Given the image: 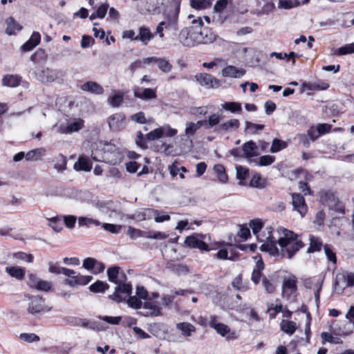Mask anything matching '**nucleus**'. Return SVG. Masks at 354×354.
<instances>
[{"mask_svg":"<svg viewBox=\"0 0 354 354\" xmlns=\"http://www.w3.org/2000/svg\"><path fill=\"white\" fill-rule=\"evenodd\" d=\"M120 268L113 266L107 269L108 279L110 282L116 284L113 294L109 296V298L117 303L122 302L125 298L120 294L130 295L132 292V286L130 283H127V279L126 274L123 272H120Z\"/></svg>","mask_w":354,"mask_h":354,"instance_id":"nucleus-1","label":"nucleus"},{"mask_svg":"<svg viewBox=\"0 0 354 354\" xmlns=\"http://www.w3.org/2000/svg\"><path fill=\"white\" fill-rule=\"evenodd\" d=\"M281 234V236L277 241L281 248V254L291 259L304 246V243L299 238V236L291 230L283 228Z\"/></svg>","mask_w":354,"mask_h":354,"instance_id":"nucleus-2","label":"nucleus"},{"mask_svg":"<svg viewBox=\"0 0 354 354\" xmlns=\"http://www.w3.org/2000/svg\"><path fill=\"white\" fill-rule=\"evenodd\" d=\"M26 298V310L28 314L35 317H38L51 309L45 305V299L41 296L27 295Z\"/></svg>","mask_w":354,"mask_h":354,"instance_id":"nucleus-3","label":"nucleus"},{"mask_svg":"<svg viewBox=\"0 0 354 354\" xmlns=\"http://www.w3.org/2000/svg\"><path fill=\"white\" fill-rule=\"evenodd\" d=\"M64 320L68 324L71 326H82L84 328L95 330L98 331L103 330L101 324L94 321H90L86 319H82L76 317H68L65 318Z\"/></svg>","mask_w":354,"mask_h":354,"instance_id":"nucleus-4","label":"nucleus"},{"mask_svg":"<svg viewBox=\"0 0 354 354\" xmlns=\"http://www.w3.org/2000/svg\"><path fill=\"white\" fill-rule=\"evenodd\" d=\"M34 77L43 83L53 82L58 76V72L48 67L37 68L33 72Z\"/></svg>","mask_w":354,"mask_h":354,"instance_id":"nucleus-5","label":"nucleus"},{"mask_svg":"<svg viewBox=\"0 0 354 354\" xmlns=\"http://www.w3.org/2000/svg\"><path fill=\"white\" fill-rule=\"evenodd\" d=\"M346 318L348 320L342 328L339 327L338 330L335 329V333L338 335L347 336L351 335L354 330V306H351L348 311L346 314Z\"/></svg>","mask_w":354,"mask_h":354,"instance_id":"nucleus-6","label":"nucleus"},{"mask_svg":"<svg viewBox=\"0 0 354 354\" xmlns=\"http://www.w3.org/2000/svg\"><path fill=\"white\" fill-rule=\"evenodd\" d=\"M204 236L200 234H194L189 236L185 239V244L192 248H198L202 251H208L209 247L203 241Z\"/></svg>","mask_w":354,"mask_h":354,"instance_id":"nucleus-7","label":"nucleus"},{"mask_svg":"<svg viewBox=\"0 0 354 354\" xmlns=\"http://www.w3.org/2000/svg\"><path fill=\"white\" fill-rule=\"evenodd\" d=\"M203 26V22L201 18H198V19L193 20L192 26L189 27L192 35V39L196 45L201 44V42H204L203 37H201Z\"/></svg>","mask_w":354,"mask_h":354,"instance_id":"nucleus-8","label":"nucleus"},{"mask_svg":"<svg viewBox=\"0 0 354 354\" xmlns=\"http://www.w3.org/2000/svg\"><path fill=\"white\" fill-rule=\"evenodd\" d=\"M125 116L122 113H116L108 118L110 129L113 131H120L125 127Z\"/></svg>","mask_w":354,"mask_h":354,"instance_id":"nucleus-9","label":"nucleus"},{"mask_svg":"<svg viewBox=\"0 0 354 354\" xmlns=\"http://www.w3.org/2000/svg\"><path fill=\"white\" fill-rule=\"evenodd\" d=\"M297 290V279L292 275L288 279H284L282 284V296L289 299L290 295Z\"/></svg>","mask_w":354,"mask_h":354,"instance_id":"nucleus-10","label":"nucleus"},{"mask_svg":"<svg viewBox=\"0 0 354 354\" xmlns=\"http://www.w3.org/2000/svg\"><path fill=\"white\" fill-rule=\"evenodd\" d=\"M268 234L267 241L261 245L260 249L261 251L268 252L271 255H279V250L277 246V242L272 236L270 231H268Z\"/></svg>","mask_w":354,"mask_h":354,"instance_id":"nucleus-11","label":"nucleus"},{"mask_svg":"<svg viewBox=\"0 0 354 354\" xmlns=\"http://www.w3.org/2000/svg\"><path fill=\"white\" fill-rule=\"evenodd\" d=\"M196 80L201 85L207 88H217L220 84L217 79L207 73L197 74Z\"/></svg>","mask_w":354,"mask_h":354,"instance_id":"nucleus-12","label":"nucleus"},{"mask_svg":"<svg viewBox=\"0 0 354 354\" xmlns=\"http://www.w3.org/2000/svg\"><path fill=\"white\" fill-rule=\"evenodd\" d=\"M326 205L329 209L334 210L341 214H344V206L334 194L328 193L325 199Z\"/></svg>","mask_w":354,"mask_h":354,"instance_id":"nucleus-13","label":"nucleus"},{"mask_svg":"<svg viewBox=\"0 0 354 354\" xmlns=\"http://www.w3.org/2000/svg\"><path fill=\"white\" fill-rule=\"evenodd\" d=\"M133 95L136 97L147 100L154 99L156 97V93L155 89L152 88H141L138 86H135L133 88Z\"/></svg>","mask_w":354,"mask_h":354,"instance_id":"nucleus-14","label":"nucleus"},{"mask_svg":"<svg viewBox=\"0 0 354 354\" xmlns=\"http://www.w3.org/2000/svg\"><path fill=\"white\" fill-rule=\"evenodd\" d=\"M292 205L294 209L298 211L301 216H304L307 212V206L304 197L299 194H292Z\"/></svg>","mask_w":354,"mask_h":354,"instance_id":"nucleus-15","label":"nucleus"},{"mask_svg":"<svg viewBox=\"0 0 354 354\" xmlns=\"http://www.w3.org/2000/svg\"><path fill=\"white\" fill-rule=\"evenodd\" d=\"M335 284L336 286H354V273L342 272L336 275Z\"/></svg>","mask_w":354,"mask_h":354,"instance_id":"nucleus-16","label":"nucleus"},{"mask_svg":"<svg viewBox=\"0 0 354 354\" xmlns=\"http://www.w3.org/2000/svg\"><path fill=\"white\" fill-rule=\"evenodd\" d=\"M262 286L268 294H272L277 286V279L275 274H271L268 277L263 276L262 278Z\"/></svg>","mask_w":354,"mask_h":354,"instance_id":"nucleus-17","label":"nucleus"},{"mask_svg":"<svg viewBox=\"0 0 354 354\" xmlns=\"http://www.w3.org/2000/svg\"><path fill=\"white\" fill-rule=\"evenodd\" d=\"M143 308L147 311L146 313L139 312L138 313L145 317L149 316H158L160 315V308L153 301H151V299L149 298L147 301L145 302Z\"/></svg>","mask_w":354,"mask_h":354,"instance_id":"nucleus-18","label":"nucleus"},{"mask_svg":"<svg viewBox=\"0 0 354 354\" xmlns=\"http://www.w3.org/2000/svg\"><path fill=\"white\" fill-rule=\"evenodd\" d=\"M214 330L222 337H225L227 340H234L238 338L237 333L234 331H231L230 328L223 323L216 324Z\"/></svg>","mask_w":354,"mask_h":354,"instance_id":"nucleus-19","label":"nucleus"},{"mask_svg":"<svg viewBox=\"0 0 354 354\" xmlns=\"http://www.w3.org/2000/svg\"><path fill=\"white\" fill-rule=\"evenodd\" d=\"M245 74L243 68H238L230 65L222 70V75L225 77L240 78Z\"/></svg>","mask_w":354,"mask_h":354,"instance_id":"nucleus-20","label":"nucleus"},{"mask_svg":"<svg viewBox=\"0 0 354 354\" xmlns=\"http://www.w3.org/2000/svg\"><path fill=\"white\" fill-rule=\"evenodd\" d=\"M180 42L186 47L196 46L195 41L192 39V35L189 28L182 29L178 35Z\"/></svg>","mask_w":354,"mask_h":354,"instance_id":"nucleus-21","label":"nucleus"},{"mask_svg":"<svg viewBox=\"0 0 354 354\" xmlns=\"http://www.w3.org/2000/svg\"><path fill=\"white\" fill-rule=\"evenodd\" d=\"M84 121L82 119H77L69 123L67 126L61 124L59 127V131L62 133H69L78 131L83 127Z\"/></svg>","mask_w":354,"mask_h":354,"instance_id":"nucleus-22","label":"nucleus"},{"mask_svg":"<svg viewBox=\"0 0 354 354\" xmlns=\"http://www.w3.org/2000/svg\"><path fill=\"white\" fill-rule=\"evenodd\" d=\"M264 269V263L263 261L261 259L258 260L256 262V265L253 269L251 280L252 282L257 285L260 283L261 280L262 281V278L263 276H262V271Z\"/></svg>","mask_w":354,"mask_h":354,"instance_id":"nucleus-23","label":"nucleus"},{"mask_svg":"<svg viewBox=\"0 0 354 354\" xmlns=\"http://www.w3.org/2000/svg\"><path fill=\"white\" fill-rule=\"evenodd\" d=\"M84 91L90 92L95 95H101L104 93V88L98 83L93 81H88L81 86Z\"/></svg>","mask_w":354,"mask_h":354,"instance_id":"nucleus-24","label":"nucleus"},{"mask_svg":"<svg viewBox=\"0 0 354 354\" xmlns=\"http://www.w3.org/2000/svg\"><path fill=\"white\" fill-rule=\"evenodd\" d=\"M240 122L237 119H231L218 125L214 129L216 133L225 132L230 129H236L239 127Z\"/></svg>","mask_w":354,"mask_h":354,"instance_id":"nucleus-25","label":"nucleus"},{"mask_svg":"<svg viewBox=\"0 0 354 354\" xmlns=\"http://www.w3.org/2000/svg\"><path fill=\"white\" fill-rule=\"evenodd\" d=\"M153 37L154 35L151 32L149 28L141 26L139 28V32L136 35V39L140 41L144 45H147Z\"/></svg>","mask_w":354,"mask_h":354,"instance_id":"nucleus-26","label":"nucleus"},{"mask_svg":"<svg viewBox=\"0 0 354 354\" xmlns=\"http://www.w3.org/2000/svg\"><path fill=\"white\" fill-rule=\"evenodd\" d=\"M6 271L10 277L20 281L24 279L26 274L25 268L17 266L7 267Z\"/></svg>","mask_w":354,"mask_h":354,"instance_id":"nucleus-27","label":"nucleus"},{"mask_svg":"<svg viewBox=\"0 0 354 354\" xmlns=\"http://www.w3.org/2000/svg\"><path fill=\"white\" fill-rule=\"evenodd\" d=\"M176 327L181 332L182 335L185 337L192 336V333L196 331V327L188 322L178 323Z\"/></svg>","mask_w":354,"mask_h":354,"instance_id":"nucleus-28","label":"nucleus"},{"mask_svg":"<svg viewBox=\"0 0 354 354\" xmlns=\"http://www.w3.org/2000/svg\"><path fill=\"white\" fill-rule=\"evenodd\" d=\"M242 150L246 158H251L257 156V146L252 140L246 142L242 146Z\"/></svg>","mask_w":354,"mask_h":354,"instance_id":"nucleus-29","label":"nucleus"},{"mask_svg":"<svg viewBox=\"0 0 354 354\" xmlns=\"http://www.w3.org/2000/svg\"><path fill=\"white\" fill-rule=\"evenodd\" d=\"M73 167L76 171H89L92 168V165L88 158L80 156L77 161L75 162Z\"/></svg>","mask_w":354,"mask_h":354,"instance_id":"nucleus-30","label":"nucleus"},{"mask_svg":"<svg viewBox=\"0 0 354 354\" xmlns=\"http://www.w3.org/2000/svg\"><path fill=\"white\" fill-rule=\"evenodd\" d=\"M21 77L17 75H9L5 76L3 80V85L10 87H17L19 85Z\"/></svg>","mask_w":354,"mask_h":354,"instance_id":"nucleus-31","label":"nucleus"},{"mask_svg":"<svg viewBox=\"0 0 354 354\" xmlns=\"http://www.w3.org/2000/svg\"><path fill=\"white\" fill-rule=\"evenodd\" d=\"M46 153L44 148H37L28 151L26 154V159L28 161H36L40 159Z\"/></svg>","mask_w":354,"mask_h":354,"instance_id":"nucleus-32","label":"nucleus"},{"mask_svg":"<svg viewBox=\"0 0 354 354\" xmlns=\"http://www.w3.org/2000/svg\"><path fill=\"white\" fill-rule=\"evenodd\" d=\"M310 246L308 248L307 252L309 253L314 252L315 251L321 250L322 242L321 239L317 236L310 235L309 236Z\"/></svg>","mask_w":354,"mask_h":354,"instance_id":"nucleus-33","label":"nucleus"},{"mask_svg":"<svg viewBox=\"0 0 354 354\" xmlns=\"http://www.w3.org/2000/svg\"><path fill=\"white\" fill-rule=\"evenodd\" d=\"M156 214H157V210L147 208L144 209L142 212L135 214L133 217L140 221H144L151 219Z\"/></svg>","mask_w":354,"mask_h":354,"instance_id":"nucleus-34","label":"nucleus"},{"mask_svg":"<svg viewBox=\"0 0 354 354\" xmlns=\"http://www.w3.org/2000/svg\"><path fill=\"white\" fill-rule=\"evenodd\" d=\"M109 286L107 283L97 280L96 282L89 286V290L92 292L99 293L104 292L106 290L109 289Z\"/></svg>","mask_w":354,"mask_h":354,"instance_id":"nucleus-35","label":"nucleus"},{"mask_svg":"<svg viewBox=\"0 0 354 354\" xmlns=\"http://www.w3.org/2000/svg\"><path fill=\"white\" fill-rule=\"evenodd\" d=\"M221 107L232 113H240L242 111L241 104L236 102H225L221 104Z\"/></svg>","mask_w":354,"mask_h":354,"instance_id":"nucleus-36","label":"nucleus"},{"mask_svg":"<svg viewBox=\"0 0 354 354\" xmlns=\"http://www.w3.org/2000/svg\"><path fill=\"white\" fill-rule=\"evenodd\" d=\"M214 171L216 174L217 178L221 183H225L227 182L228 177L225 172V169L222 165H215L214 167Z\"/></svg>","mask_w":354,"mask_h":354,"instance_id":"nucleus-37","label":"nucleus"},{"mask_svg":"<svg viewBox=\"0 0 354 354\" xmlns=\"http://www.w3.org/2000/svg\"><path fill=\"white\" fill-rule=\"evenodd\" d=\"M62 274L69 277L65 279L64 282L66 284L71 286H77L76 275H75V272L74 270L68 268H64L62 269Z\"/></svg>","mask_w":354,"mask_h":354,"instance_id":"nucleus-38","label":"nucleus"},{"mask_svg":"<svg viewBox=\"0 0 354 354\" xmlns=\"http://www.w3.org/2000/svg\"><path fill=\"white\" fill-rule=\"evenodd\" d=\"M281 329L284 333L292 335L296 330V324L292 321L282 320L281 322Z\"/></svg>","mask_w":354,"mask_h":354,"instance_id":"nucleus-39","label":"nucleus"},{"mask_svg":"<svg viewBox=\"0 0 354 354\" xmlns=\"http://www.w3.org/2000/svg\"><path fill=\"white\" fill-rule=\"evenodd\" d=\"M354 53V46L352 44L342 46L333 52V55L342 56L347 54Z\"/></svg>","mask_w":354,"mask_h":354,"instance_id":"nucleus-40","label":"nucleus"},{"mask_svg":"<svg viewBox=\"0 0 354 354\" xmlns=\"http://www.w3.org/2000/svg\"><path fill=\"white\" fill-rule=\"evenodd\" d=\"M303 87L309 91L326 90L329 87V84L324 82L320 83H304Z\"/></svg>","mask_w":354,"mask_h":354,"instance_id":"nucleus-41","label":"nucleus"},{"mask_svg":"<svg viewBox=\"0 0 354 354\" xmlns=\"http://www.w3.org/2000/svg\"><path fill=\"white\" fill-rule=\"evenodd\" d=\"M201 37L204 40V42H201V44H207L212 43L216 39V35L214 34L210 30L206 28L202 27V34Z\"/></svg>","mask_w":354,"mask_h":354,"instance_id":"nucleus-42","label":"nucleus"},{"mask_svg":"<svg viewBox=\"0 0 354 354\" xmlns=\"http://www.w3.org/2000/svg\"><path fill=\"white\" fill-rule=\"evenodd\" d=\"M245 130L250 134H255L258 131H261L264 129L265 126L263 124H257L252 123L249 121H246L245 122Z\"/></svg>","mask_w":354,"mask_h":354,"instance_id":"nucleus-43","label":"nucleus"},{"mask_svg":"<svg viewBox=\"0 0 354 354\" xmlns=\"http://www.w3.org/2000/svg\"><path fill=\"white\" fill-rule=\"evenodd\" d=\"M7 28L6 33L9 35L15 34V30H20L21 27L14 20L12 17H9L7 19Z\"/></svg>","mask_w":354,"mask_h":354,"instance_id":"nucleus-44","label":"nucleus"},{"mask_svg":"<svg viewBox=\"0 0 354 354\" xmlns=\"http://www.w3.org/2000/svg\"><path fill=\"white\" fill-rule=\"evenodd\" d=\"M78 225L82 226H86L89 227L91 225H95L96 226H99L101 225V223L95 219L84 217V216H80L78 218Z\"/></svg>","mask_w":354,"mask_h":354,"instance_id":"nucleus-45","label":"nucleus"},{"mask_svg":"<svg viewBox=\"0 0 354 354\" xmlns=\"http://www.w3.org/2000/svg\"><path fill=\"white\" fill-rule=\"evenodd\" d=\"M206 120L207 129H212L219 124L221 117L218 114L212 113Z\"/></svg>","mask_w":354,"mask_h":354,"instance_id":"nucleus-46","label":"nucleus"},{"mask_svg":"<svg viewBox=\"0 0 354 354\" xmlns=\"http://www.w3.org/2000/svg\"><path fill=\"white\" fill-rule=\"evenodd\" d=\"M299 5L298 0H279L278 7L281 9H291Z\"/></svg>","mask_w":354,"mask_h":354,"instance_id":"nucleus-47","label":"nucleus"},{"mask_svg":"<svg viewBox=\"0 0 354 354\" xmlns=\"http://www.w3.org/2000/svg\"><path fill=\"white\" fill-rule=\"evenodd\" d=\"M127 234L132 239H136L138 237H145L147 232L142 231L140 230L136 229L133 227L129 226L127 229Z\"/></svg>","mask_w":354,"mask_h":354,"instance_id":"nucleus-48","label":"nucleus"},{"mask_svg":"<svg viewBox=\"0 0 354 354\" xmlns=\"http://www.w3.org/2000/svg\"><path fill=\"white\" fill-rule=\"evenodd\" d=\"M266 180L262 178L259 174H255L253 176L250 180V186L257 188H263L266 186Z\"/></svg>","mask_w":354,"mask_h":354,"instance_id":"nucleus-49","label":"nucleus"},{"mask_svg":"<svg viewBox=\"0 0 354 354\" xmlns=\"http://www.w3.org/2000/svg\"><path fill=\"white\" fill-rule=\"evenodd\" d=\"M287 147V144L286 142L281 140L279 139L275 138L272 141V144L270 148V151L272 153H277L281 151L283 149H285Z\"/></svg>","mask_w":354,"mask_h":354,"instance_id":"nucleus-50","label":"nucleus"},{"mask_svg":"<svg viewBox=\"0 0 354 354\" xmlns=\"http://www.w3.org/2000/svg\"><path fill=\"white\" fill-rule=\"evenodd\" d=\"M49 225L57 232H60L63 228L62 219L60 217H53L49 219Z\"/></svg>","mask_w":354,"mask_h":354,"instance_id":"nucleus-51","label":"nucleus"},{"mask_svg":"<svg viewBox=\"0 0 354 354\" xmlns=\"http://www.w3.org/2000/svg\"><path fill=\"white\" fill-rule=\"evenodd\" d=\"M321 337L323 344L326 342L336 344L342 343V340L339 337H335L331 334L326 332L322 333Z\"/></svg>","mask_w":354,"mask_h":354,"instance_id":"nucleus-52","label":"nucleus"},{"mask_svg":"<svg viewBox=\"0 0 354 354\" xmlns=\"http://www.w3.org/2000/svg\"><path fill=\"white\" fill-rule=\"evenodd\" d=\"M156 63L158 68L165 73H169L171 70V64L165 59L157 58Z\"/></svg>","mask_w":354,"mask_h":354,"instance_id":"nucleus-53","label":"nucleus"},{"mask_svg":"<svg viewBox=\"0 0 354 354\" xmlns=\"http://www.w3.org/2000/svg\"><path fill=\"white\" fill-rule=\"evenodd\" d=\"M324 250L328 260L335 264L337 263V257L331 247L329 245L326 244L324 246Z\"/></svg>","mask_w":354,"mask_h":354,"instance_id":"nucleus-54","label":"nucleus"},{"mask_svg":"<svg viewBox=\"0 0 354 354\" xmlns=\"http://www.w3.org/2000/svg\"><path fill=\"white\" fill-rule=\"evenodd\" d=\"M127 304L130 307L135 309H140L142 306V302L136 296H129Z\"/></svg>","mask_w":354,"mask_h":354,"instance_id":"nucleus-55","label":"nucleus"},{"mask_svg":"<svg viewBox=\"0 0 354 354\" xmlns=\"http://www.w3.org/2000/svg\"><path fill=\"white\" fill-rule=\"evenodd\" d=\"M39 280L40 279L37 277V276L35 274L30 272L28 273L27 284L30 288L35 289Z\"/></svg>","mask_w":354,"mask_h":354,"instance_id":"nucleus-56","label":"nucleus"},{"mask_svg":"<svg viewBox=\"0 0 354 354\" xmlns=\"http://www.w3.org/2000/svg\"><path fill=\"white\" fill-rule=\"evenodd\" d=\"M250 227H251L254 234H257L263 227V223L260 219L252 220L250 222Z\"/></svg>","mask_w":354,"mask_h":354,"instance_id":"nucleus-57","label":"nucleus"},{"mask_svg":"<svg viewBox=\"0 0 354 354\" xmlns=\"http://www.w3.org/2000/svg\"><path fill=\"white\" fill-rule=\"evenodd\" d=\"M162 130L163 129H162L161 127H160L150 131L146 136L147 139L149 140H154L156 139L161 138L163 136Z\"/></svg>","mask_w":354,"mask_h":354,"instance_id":"nucleus-58","label":"nucleus"},{"mask_svg":"<svg viewBox=\"0 0 354 354\" xmlns=\"http://www.w3.org/2000/svg\"><path fill=\"white\" fill-rule=\"evenodd\" d=\"M46 57L44 50L39 48L30 56V59L32 62L37 63L40 60L45 59Z\"/></svg>","mask_w":354,"mask_h":354,"instance_id":"nucleus-59","label":"nucleus"},{"mask_svg":"<svg viewBox=\"0 0 354 354\" xmlns=\"http://www.w3.org/2000/svg\"><path fill=\"white\" fill-rule=\"evenodd\" d=\"M236 178L239 180H243L246 179L249 174L248 169L243 167L242 166H236Z\"/></svg>","mask_w":354,"mask_h":354,"instance_id":"nucleus-60","label":"nucleus"},{"mask_svg":"<svg viewBox=\"0 0 354 354\" xmlns=\"http://www.w3.org/2000/svg\"><path fill=\"white\" fill-rule=\"evenodd\" d=\"M19 337L24 342L29 343L39 340V337L35 333H21Z\"/></svg>","mask_w":354,"mask_h":354,"instance_id":"nucleus-61","label":"nucleus"},{"mask_svg":"<svg viewBox=\"0 0 354 354\" xmlns=\"http://www.w3.org/2000/svg\"><path fill=\"white\" fill-rule=\"evenodd\" d=\"M322 283H323V280L319 279L315 283L314 287H313V288L315 290V302L317 306L319 305V303L320 292H321L322 288Z\"/></svg>","mask_w":354,"mask_h":354,"instance_id":"nucleus-62","label":"nucleus"},{"mask_svg":"<svg viewBox=\"0 0 354 354\" xmlns=\"http://www.w3.org/2000/svg\"><path fill=\"white\" fill-rule=\"evenodd\" d=\"M51 287V282L48 281L39 280L35 289L41 291L48 292L50 290Z\"/></svg>","mask_w":354,"mask_h":354,"instance_id":"nucleus-63","label":"nucleus"},{"mask_svg":"<svg viewBox=\"0 0 354 354\" xmlns=\"http://www.w3.org/2000/svg\"><path fill=\"white\" fill-rule=\"evenodd\" d=\"M102 226L104 230L110 232L113 234H118L121 229L120 225L110 223H103Z\"/></svg>","mask_w":354,"mask_h":354,"instance_id":"nucleus-64","label":"nucleus"}]
</instances>
